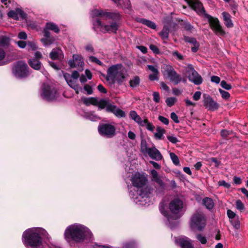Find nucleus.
Wrapping results in <instances>:
<instances>
[{"instance_id":"obj_36","label":"nucleus","mask_w":248,"mask_h":248,"mask_svg":"<svg viewBox=\"0 0 248 248\" xmlns=\"http://www.w3.org/2000/svg\"><path fill=\"white\" fill-rule=\"evenodd\" d=\"M166 204L164 202H162L160 203L159 206L160 212L165 217H167L168 215V212L166 210Z\"/></svg>"},{"instance_id":"obj_60","label":"nucleus","mask_w":248,"mask_h":248,"mask_svg":"<svg viewBox=\"0 0 248 248\" xmlns=\"http://www.w3.org/2000/svg\"><path fill=\"white\" fill-rule=\"evenodd\" d=\"M172 55L175 57L178 60H182L183 59V56L177 51L173 52Z\"/></svg>"},{"instance_id":"obj_29","label":"nucleus","mask_w":248,"mask_h":248,"mask_svg":"<svg viewBox=\"0 0 248 248\" xmlns=\"http://www.w3.org/2000/svg\"><path fill=\"white\" fill-rule=\"evenodd\" d=\"M45 27L46 29H48L49 31H52L56 33H58L60 31L58 25L53 22H47Z\"/></svg>"},{"instance_id":"obj_37","label":"nucleus","mask_w":248,"mask_h":248,"mask_svg":"<svg viewBox=\"0 0 248 248\" xmlns=\"http://www.w3.org/2000/svg\"><path fill=\"white\" fill-rule=\"evenodd\" d=\"M7 16L9 18H12L16 20H19V17L18 16V13L17 11V8L15 11L10 10L7 14Z\"/></svg>"},{"instance_id":"obj_51","label":"nucleus","mask_w":248,"mask_h":248,"mask_svg":"<svg viewBox=\"0 0 248 248\" xmlns=\"http://www.w3.org/2000/svg\"><path fill=\"white\" fill-rule=\"evenodd\" d=\"M6 53L3 48L0 47V65H2L1 61L5 58Z\"/></svg>"},{"instance_id":"obj_47","label":"nucleus","mask_w":248,"mask_h":248,"mask_svg":"<svg viewBox=\"0 0 248 248\" xmlns=\"http://www.w3.org/2000/svg\"><path fill=\"white\" fill-rule=\"evenodd\" d=\"M220 85L223 88L227 90H229L232 89L231 85L227 83L225 80H222L221 82Z\"/></svg>"},{"instance_id":"obj_59","label":"nucleus","mask_w":248,"mask_h":248,"mask_svg":"<svg viewBox=\"0 0 248 248\" xmlns=\"http://www.w3.org/2000/svg\"><path fill=\"white\" fill-rule=\"evenodd\" d=\"M202 93L200 91H197L196 92L193 96V98L195 101H198L201 98Z\"/></svg>"},{"instance_id":"obj_23","label":"nucleus","mask_w":248,"mask_h":248,"mask_svg":"<svg viewBox=\"0 0 248 248\" xmlns=\"http://www.w3.org/2000/svg\"><path fill=\"white\" fill-rule=\"evenodd\" d=\"M108 111L112 112L118 117H125V113L122 109L117 108L115 106L108 107Z\"/></svg>"},{"instance_id":"obj_54","label":"nucleus","mask_w":248,"mask_h":248,"mask_svg":"<svg viewBox=\"0 0 248 248\" xmlns=\"http://www.w3.org/2000/svg\"><path fill=\"white\" fill-rule=\"evenodd\" d=\"M232 134L231 132L226 130H222L221 131V136L223 138H227Z\"/></svg>"},{"instance_id":"obj_57","label":"nucleus","mask_w":248,"mask_h":248,"mask_svg":"<svg viewBox=\"0 0 248 248\" xmlns=\"http://www.w3.org/2000/svg\"><path fill=\"white\" fill-rule=\"evenodd\" d=\"M218 184L219 186H223L226 188H229L230 187L231 185L230 184L226 182L224 180L219 181L218 182Z\"/></svg>"},{"instance_id":"obj_30","label":"nucleus","mask_w":248,"mask_h":248,"mask_svg":"<svg viewBox=\"0 0 248 248\" xmlns=\"http://www.w3.org/2000/svg\"><path fill=\"white\" fill-rule=\"evenodd\" d=\"M114 2L123 8H128L130 5L129 0H112Z\"/></svg>"},{"instance_id":"obj_38","label":"nucleus","mask_w":248,"mask_h":248,"mask_svg":"<svg viewBox=\"0 0 248 248\" xmlns=\"http://www.w3.org/2000/svg\"><path fill=\"white\" fill-rule=\"evenodd\" d=\"M229 220L230 223L235 228L238 229L240 227L239 217L238 216L233 219H230Z\"/></svg>"},{"instance_id":"obj_44","label":"nucleus","mask_w":248,"mask_h":248,"mask_svg":"<svg viewBox=\"0 0 248 248\" xmlns=\"http://www.w3.org/2000/svg\"><path fill=\"white\" fill-rule=\"evenodd\" d=\"M196 238L202 244H205L207 242V240L206 237L201 234H198L196 235Z\"/></svg>"},{"instance_id":"obj_8","label":"nucleus","mask_w":248,"mask_h":248,"mask_svg":"<svg viewBox=\"0 0 248 248\" xmlns=\"http://www.w3.org/2000/svg\"><path fill=\"white\" fill-rule=\"evenodd\" d=\"M29 68L27 64L22 61H18L14 66L12 72L17 78H26L29 75Z\"/></svg>"},{"instance_id":"obj_56","label":"nucleus","mask_w":248,"mask_h":248,"mask_svg":"<svg viewBox=\"0 0 248 248\" xmlns=\"http://www.w3.org/2000/svg\"><path fill=\"white\" fill-rule=\"evenodd\" d=\"M158 120L163 124L168 125L169 123V120L168 118L162 116H159Z\"/></svg>"},{"instance_id":"obj_20","label":"nucleus","mask_w":248,"mask_h":248,"mask_svg":"<svg viewBox=\"0 0 248 248\" xmlns=\"http://www.w3.org/2000/svg\"><path fill=\"white\" fill-rule=\"evenodd\" d=\"M151 179L152 181L155 182L160 186H163L164 183L162 180L161 176H160L158 172L155 170H151Z\"/></svg>"},{"instance_id":"obj_18","label":"nucleus","mask_w":248,"mask_h":248,"mask_svg":"<svg viewBox=\"0 0 248 248\" xmlns=\"http://www.w3.org/2000/svg\"><path fill=\"white\" fill-rule=\"evenodd\" d=\"M187 2L199 14H206L202 3L198 0H187Z\"/></svg>"},{"instance_id":"obj_63","label":"nucleus","mask_w":248,"mask_h":248,"mask_svg":"<svg viewBox=\"0 0 248 248\" xmlns=\"http://www.w3.org/2000/svg\"><path fill=\"white\" fill-rule=\"evenodd\" d=\"M18 37L20 39L25 40L27 38V35L24 31H21L18 34Z\"/></svg>"},{"instance_id":"obj_15","label":"nucleus","mask_w":248,"mask_h":248,"mask_svg":"<svg viewBox=\"0 0 248 248\" xmlns=\"http://www.w3.org/2000/svg\"><path fill=\"white\" fill-rule=\"evenodd\" d=\"M95 21L96 25L102 31H107L109 33H116L118 30L119 25L116 22L111 23L110 25H103L102 24V21L98 18L94 19V21Z\"/></svg>"},{"instance_id":"obj_5","label":"nucleus","mask_w":248,"mask_h":248,"mask_svg":"<svg viewBox=\"0 0 248 248\" xmlns=\"http://www.w3.org/2000/svg\"><path fill=\"white\" fill-rule=\"evenodd\" d=\"M206 224V219L202 212L197 211L191 217L190 226L192 229L202 231Z\"/></svg>"},{"instance_id":"obj_61","label":"nucleus","mask_w":248,"mask_h":248,"mask_svg":"<svg viewBox=\"0 0 248 248\" xmlns=\"http://www.w3.org/2000/svg\"><path fill=\"white\" fill-rule=\"evenodd\" d=\"M67 84L74 90H76L77 89V86H78V85L76 84V82L72 79L67 82Z\"/></svg>"},{"instance_id":"obj_41","label":"nucleus","mask_w":248,"mask_h":248,"mask_svg":"<svg viewBox=\"0 0 248 248\" xmlns=\"http://www.w3.org/2000/svg\"><path fill=\"white\" fill-rule=\"evenodd\" d=\"M81 116L86 120L93 121V113L92 111H84Z\"/></svg>"},{"instance_id":"obj_21","label":"nucleus","mask_w":248,"mask_h":248,"mask_svg":"<svg viewBox=\"0 0 248 248\" xmlns=\"http://www.w3.org/2000/svg\"><path fill=\"white\" fill-rule=\"evenodd\" d=\"M94 106H97L99 109H104L106 108L107 111H108V107L112 106V105L110 104L109 101L108 100H98L97 99L94 98Z\"/></svg>"},{"instance_id":"obj_53","label":"nucleus","mask_w":248,"mask_h":248,"mask_svg":"<svg viewBox=\"0 0 248 248\" xmlns=\"http://www.w3.org/2000/svg\"><path fill=\"white\" fill-rule=\"evenodd\" d=\"M153 100L155 103H159L160 101V99L159 93L158 92H154L153 93Z\"/></svg>"},{"instance_id":"obj_40","label":"nucleus","mask_w":248,"mask_h":248,"mask_svg":"<svg viewBox=\"0 0 248 248\" xmlns=\"http://www.w3.org/2000/svg\"><path fill=\"white\" fill-rule=\"evenodd\" d=\"M169 31H170L168 27H164L160 33V35L163 38L167 39L168 37Z\"/></svg>"},{"instance_id":"obj_62","label":"nucleus","mask_w":248,"mask_h":248,"mask_svg":"<svg viewBox=\"0 0 248 248\" xmlns=\"http://www.w3.org/2000/svg\"><path fill=\"white\" fill-rule=\"evenodd\" d=\"M168 140L172 143H176L178 141V139L173 136H167Z\"/></svg>"},{"instance_id":"obj_7","label":"nucleus","mask_w":248,"mask_h":248,"mask_svg":"<svg viewBox=\"0 0 248 248\" xmlns=\"http://www.w3.org/2000/svg\"><path fill=\"white\" fill-rule=\"evenodd\" d=\"M95 17L100 20L111 19L116 22L121 18V16L118 12H108L98 9H94V18Z\"/></svg>"},{"instance_id":"obj_49","label":"nucleus","mask_w":248,"mask_h":248,"mask_svg":"<svg viewBox=\"0 0 248 248\" xmlns=\"http://www.w3.org/2000/svg\"><path fill=\"white\" fill-rule=\"evenodd\" d=\"M59 54L58 52L52 50L49 54V57L52 60H56L58 59Z\"/></svg>"},{"instance_id":"obj_46","label":"nucleus","mask_w":248,"mask_h":248,"mask_svg":"<svg viewBox=\"0 0 248 248\" xmlns=\"http://www.w3.org/2000/svg\"><path fill=\"white\" fill-rule=\"evenodd\" d=\"M219 92L221 94L222 97L224 99H227L230 96V93L228 92L225 91L222 89H219Z\"/></svg>"},{"instance_id":"obj_10","label":"nucleus","mask_w":248,"mask_h":248,"mask_svg":"<svg viewBox=\"0 0 248 248\" xmlns=\"http://www.w3.org/2000/svg\"><path fill=\"white\" fill-rule=\"evenodd\" d=\"M205 17L207 19L211 29L216 35L218 36L225 35V31L223 29L218 18L214 17L208 14H205Z\"/></svg>"},{"instance_id":"obj_64","label":"nucleus","mask_w":248,"mask_h":248,"mask_svg":"<svg viewBox=\"0 0 248 248\" xmlns=\"http://www.w3.org/2000/svg\"><path fill=\"white\" fill-rule=\"evenodd\" d=\"M211 80L212 82H214V83H216L217 84H218L220 82V78L217 77V76H212L211 78Z\"/></svg>"},{"instance_id":"obj_31","label":"nucleus","mask_w":248,"mask_h":248,"mask_svg":"<svg viewBox=\"0 0 248 248\" xmlns=\"http://www.w3.org/2000/svg\"><path fill=\"white\" fill-rule=\"evenodd\" d=\"M202 203L206 208L209 210L212 209L214 206V203L213 200L208 197L203 199Z\"/></svg>"},{"instance_id":"obj_55","label":"nucleus","mask_w":248,"mask_h":248,"mask_svg":"<svg viewBox=\"0 0 248 248\" xmlns=\"http://www.w3.org/2000/svg\"><path fill=\"white\" fill-rule=\"evenodd\" d=\"M184 40L186 42L190 43L193 45L197 42L195 38L192 37L185 36Z\"/></svg>"},{"instance_id":"obj_3","label":"nucleus","mask_w":248,"mask_h":248,"mask_svg":"<svg viewBox=\"0 0 248 248\" xmlns=\"http://www.w3.org/2000/svg\"><path fill=\"white\" fill-rule=\"evenodd\" d=\"M126 78V72L122 64H117L108 68L106 80L109 85H112L115 83L118 85H122L125 81Z\"/></svg>"},{"instance_id":"obj_26","label":"nucleus","mask_w":248,"mask_h":248,"mask_svg":"<svg viewBox=\"0 0 248 248\" xmlns=\"http://www.w3.org/2000/svg\"><path fill=\"white\" fill-rule=\"evenodd\" d=\"M11 39L6 36H0V46L6 48H8L10 44Z\"/></svg>"},{"instance_id":"obj_33","label":"nucleus","mask_w":248,"mask_h":248,"mask_svg":"<svg viewBox=\"0 0 248 248\" xmlns=\"http://www.w3.org/2000/svg\"><path fill=\"white\" fill-rule=\"evenodd\" d=\"M139 21L140 23H141L143 24L146 25L147 27L151 29H155L156 28L155 24L150 20H148L144 18H141L140 19Z\"/></svg>"},{"instance_id":"obj_34","label":"nucleus","mask_w":248,"mask_h":248,"mask_svg":"<svg viewBox=\"0 0 248 248\" xmlns=\"http://www.w3.org/2000/svg\"><path fill=\"white\" fill-rule=\"evenodd\" d=\"M81 101L86 106L93 105V97H86L82 96L81 97Z\"/></svg>"},{"instance_id":"obj_35","label":"nucleus","mask_w":248,"mask_h":248,"mask_svg":"<svg viewBox=\"0 0 248 248\" xmlns=\"http://www.w3.org/2000/svg\"><path fill=\"white\" fill-rule=\"evenodd\" d=\"M170 156L171 161L175 166H180L179 159L177 155H176L174 153L170 152Z\"/></svg>"},{"instance_id":"obj_25","label":"nucleus","mask_w":248,"mask_h":248,"mask_svg":"<svg viewBox=\"0 0 248 248\" xmlns=\"http://www.w3.org/2000/svg\"><path fill=\"white\" fill-rule=\"evenodd\" d=\"M28 62L29 65L34 70H39L41 68V62L35 59H29Z\"/></svg>"},{"instance_id":"obj_2","label":"nucleus","mask_w":248,"mask_h":248,"mask_svg":"<svg viewBox=\"0 0 248 248\" xmlns=\"http://www.w3.org/2000/svg\"><path fill=\"white\" fill-rule=\"evenodd\" d=\"M131 181L133 186L138 189V194L141 198L150 197L153 189L147 185L148 180L144 174L136 172L132 175Z\"/></svg>"},{"instance_id":"obj_39","label":"nucleus","mask_w":248,"mask_h":248,"mask_svg":"<svg viewBox=\"0 0 248 248\" xmlns=\"http://www.w3.org/2000/svg\"><path fill=\"white\" fill-rule=\"evenodd\" d=\"M141 126H145L146 129L149 131L153 132L155 129V126L152 123L149 122L148 119L147 118V122H145L143 123V125H141Z\"/></svg>"},{"instance_id":"obj_24","label":"nucleus","mask_w":248,"mask_h":248,"mask_svg":"<svg viewBox=\"0 0 248 248\" xmlns=\"http://www.w3.org/2000/svg\"><path fill=\"white\" fill-rule=\"evenodd\" d=\"M224 24L228 28H232L233 24L231 19V15L227 12H223L222 13Z\"/></svg>"},{"instance_id":"obj_16","label":"nucleus","mask_w":248,"mask_h":248,"mask_svg":"<svg viewBox=\"0 0 248 248\" xmlns=\"http://www.w3.org/2000/svg\"><path fill=\"white\" fill-rule=\"evenodd\" d=\"M203 104L206 109L210 111H215L218 108V104L209 95H203Z\"/></svg>"},{"instance_id":"obj_22","label":"nucleus","mask_w":248,"mask_h":248,"mask_svg":"<svg viewBox=\"0 0 248 248\" xmlns=\"http://www.w3.org/2000/svg\"><path fill=\"white\" fill-rule=\"evenodd\" d=\"M130 118L137 123L139 125H143L144 122H147V118H145L142 120L141 117L137 114L136 111L131 110L129 112Z\"/></svg>"},{"instance_id":"obj_43","label":"nucleus","mask_w":248,"mask_h":248,"mask_svg":"<svg viewBox=\"0 0 248 248\" xmlns=\"http://www.w3.org/2000/svg\"><path fill=\"white\" fill-rule=\"evenodd\" d=\"M18 16H19L22 19H26L27 17V14L20 8H17Z\"/></svg>"},{"instance_id":"obj_45","label":"nucleus","mask_w":248,"mask_h":248,"mask_svg":"<svg viewBox=\"0 0 248 248\" xmlns=\"http://www.w3.org/2000/svg\"><path fill=\"white\" fill-rule=\"evenodd\" d=\"M235 205L236 208L240 211L243 210L244 209V205L240 200L236 201Z\"/></svg>"},{"instance_id":"obj_9","label":"nucleus","mask_w":248,"mask_h":248,"mask_svg":"<svg viewBox=\"0 0 248 248\" xmlns=\"http://www.w3.org/2000/svg\"><path fill=\"white\" fill-rule=\"evenodd\" d=\"M183 202L178 198L173 199L169 203V209L175 219L180 217L183 215Z\"/></svg>"},{"instance_id":"obj_19","label":"nucleus","mask_w":248,"mask_h":248,"mask_svg":"<svg viewBox=\"0 0 248 248\" xmlns=\"http://www.w3.org/2000/svg\"><path fill=\"white\" fill-rule=\"evenodd\" d=\"M176 241L182 248H194L192 241L188 237L181 236L177 239Z\"/></svg>"},{"instance_id":"obj_58","label":"nucleus","mask_w":248,"mask_h":248,"mask_svg":"<svg viewBox=\"0 0 248 248\" xmlns=\"http://www.w3.org/2000/svg\"><path fill=\"white\" fill-rule=\"evenodd\" d=\"M170 118L175 123L178 124L179 123L178 117L175 112H171L170 113Z\"/></svg>"},{"instance_id":"obj_52","label":"nucleus","mask_w":248,"mask_h":248,"mask_svg":"<svg viewBox=\"0 0 248 248\" xmlns=\"http://www.w3.org/2000/svg\"><path fill=\"white\" fill-rule=\"evenodd\" d=\"M84 90L86 91L87 94H91L93 93V90L92 87L88 84L84 85Z\"/></svg>"},{"instance_id":"obj_48","label":"nucleus","mask_w":248,"mask_h":248,"mask_svg":"<svg viewBox=\"0 0 248 248\" xmlns=\"http://www.w3.org/2000/svg\"><path fill=\"white\" fill-rule=\"evenodd\" d=\"M158 73H153L149 76V78L151 81L158 80Z\"/></svg>"},{"instance_id":"obj_50","label":"nucleus","mask_w":248,"mask_h":248,"mask_svg":"<svg viewBox=\"0 0 248 248\" xmlns=\"http://www.w3.org/2000/svg\"><path fill=\"white\" fill-rule=\"evenodd\" d=\"M227 214L229 218V220L233 219V218H235V217L238 216L234 212H233L230 209L227 210Z\"/></svg>"},{"instance_id":"obj_4","label":"nucleus","mask_w":248,"mask_h":248,"mask_svg":"<svg viewBox=\"0 0 248 248\" xmlns=\"http://www.w3.org/2000/svg\"><path fill=\"white\" fill-rule=\"evenodd\" d=\"M23 237L25 244L31 247H37L42 244V238L40 234L32 230H28L24 232Z\"/></svg>"},{"instance_id":"obj_6","label":"nucleus","mask_w":248,"mask_h":248,"mask_svg":"<svg viewBox=\"0 0 248 248\" xmlns=\"http://www.w3.org/2000/svg\"><path fill=\"white\" fill-rule=\"evenodd\" d=\"M140 151L145 155H148L151 158L157 161L161 160L163 158L161 153L155 148V145L151 147H148L145 140H142L141 141Z\"/></svg>"},{"instance_id":"obj_1","label":"nucleus","mask_w":248,"mask_h":248,"mask_svg":"<svg viewBox=\"0 0 248 248\" xmlns=\"http://www.w3.org/2000/svg\"><path fill=\"white\" fill-rule=\"evenodd\" d=\"M90 233V230L84 226L80 224H74L66 228L64 237L67 242L74 241L80 243L88 237Z\"/></svg>"},{"instance_id":"obj_32","label":"nucleus","mask_w":248,"mask_h":248,"mask_svg":"<svg viewBox=\"0 0 248 248\" xmlns=\"http://www.w3.org/2000/svg\"><path fill=\"white\" fill-rule=\"evenodd\" d=\"M156 131V132L154 134L155 138L157 140H161L165 133V130L160 126H157Z\"/></svg>"},{"instance_id":"obj_13","label":"nucleus","mask_w":248,"mask_h":248,"mask_svg":"<svg viewBox=\"0 0 248 248\" xmlns=\"http://www.w3.org/2000/svg\"><path fill=\"white\" fill-rule=\"evenodd\" d=\"M99 133L107 138H112L116 134V128L110 124H102L98 127Z\"/></svg>"},{"instance_id":"obj_27","label":"nucleus","mask_w":248,"mask_h":248,"mask_svg":"<svg viewBox=\"0 0 248 248\" xmlns=\"http://www.w3.org/2000/svg\"><path fill=\"white\" fill-rule=\"evenodd\" d=\"M73 58L75 60L77 66L79 67V70H82L83 69V66L84 64L83 60L81 55L74 54Z\"/></svg>"},{"instance_id":"obj_28","label":"nucleus","mask_w":248,"mask_h":248,"mask_svg":"<svg viewBox=\"0 0 248 248\" xmlns=\"http://www.w3.org/2000/svg\"><path fill=\"white\" fill-rule=\"evenodd\" d=\"M140 82V79L137 76H134L129 80V85L132 88H136L139 86Z\"/></svg>"},{"instance_id":"obj_42","label":"nucleus","mask_w":248,"mask_h":248,"mask_svg":"<svg viewBox=\"0 0 248 248\" xmlns=\"http://www.w3.org/2000/svg\"><path fill=\"white\" fill-rule=\"evenodd\" d=\"M176 98L175 97H169L166 100V103L169 107L172 106L176 102Z\"/></svg>"},{"instance_id":"obj_17","label":"nucleus","mask_w":248,"mask_h":248,"mask_svg":"<svg viewBox=\"0 0 248 248\" xmlns=\"http://www.w3.org/2000/svg\"><path fill=\"white\" fill-rule=\"evenodd\" d=\"M43 33L44 38H41L40 40L45 46L50 45L55 42V38L51 35L49 31L46 29L45 27L43 29Z\"/></svg>"},{"instance_id":"obj_12","label":"nucleus","mask_w":248,"mask_h":248,"mask_svg":"<svg viewBox=\"0 0 248 248\" xmlns=\"http://www.w3.org/2000/svg\"><path fill=\"white\" fill-rule=\"evenodd\" d=\"M57 93V91L54 87L48 84H43L41 93L43 99L48 101L54 100L56 99Z\"/></svg>"},{"instance_id":"obj_14","label":"nucleus","mask_w":248,"mask_h":248,"mask_svg":"<svg viewBox=\"0 0 248 248\" xmlns=\"http://www.w3.org/2000/svg\"><path fill=\"white\" fill-rule=\"evenodd\" d=\"M188 69L186 72L188 76L187 78L189 81L194 83L195 85H200L202 82V77L193 68L191 65H188Z\"/></svg>"},{"instance_id":"obj_11","label":"nucleus","mask_w":248,"mask_h":248,"mask_svg":"<svg viewBox=\"0 0 248 248\" xmlns=\"http://www.w3.org/2000/svg\"><path fill=\"white\" fill-rule=\"evenodd\" d=\"M162 73L164 77L169 78L170 81L175 84H178L182 80L181 76L174 70L173 67L169 65H164Z\"/></svg>"}]
</instances>
